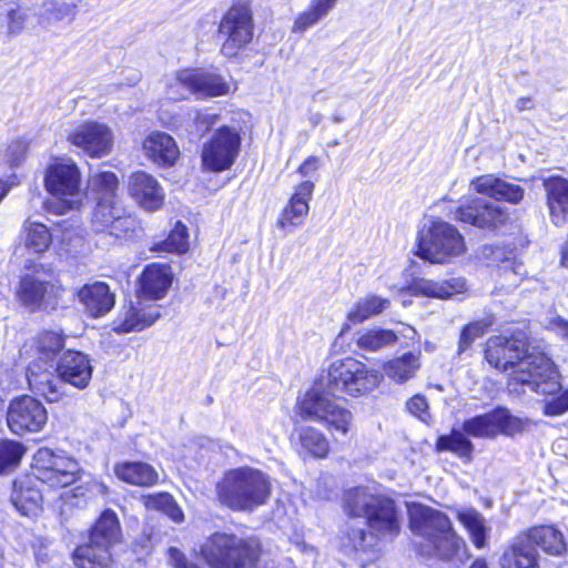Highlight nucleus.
<instances>
[{
	"label": "nucleus",
	"instance_id": "obj_24",
	"mask_svg": "<svg viewBox=\"0 0 568 568\" xmlns=\"http://www.w3.org/2000/svg\"><path fill=\"white\" fill-rule=\"evenodd\" d=\"M40 485L42 484L32 475L21 476L13 481L10 499L21 515L37 516L42 509L45 496Z\"/></svg>",
	"mask_w": 568,
	"mask_h": 568
},
{
	"label": "nucleus",
	"instance_id": "obj_28",
	"mask_svg": "<svg viewBox=\"0 0 568 568\" xmlns=\"http://www.w3.org/2000/svg\"><path fill=\"white\" fill-rule=\"evenodd\" d=\"M172 284V274L166 264L148 265L140 278L138 295L145 301H155L162 298Z\"/></svg>",
	"mask_w": 568,
	"mask_h": 568
},
{
	"label": "nucleus",
	"instance_id": "obj_50",
	"mask_svg": "<svg viewBox=\"0 0 568 568\" xmlns=\"http://www.w3.org/2000/svg\"><path fill=\"white\" fill-rule=\"evenodd\" d=\"M27 18L28 14L24 9L19 6H12L2 14L0 27L8 36L14 37L22 32Z\"/></svg>",
	"mask_w": 568,
	"mask_h": 568
},
{
	"label": "nucleus",
	"instance_id": "obj_59",
	"mask_svg": "<svg viewBox=\"0 0 568 568\" xmlns=\"http://www.w3.org/2000/svg\"><path fill=\"white\" fill-rule=\"evenodd\" d=\"M165 514L175 523H181L184 519V514L175 501Z\"/></svg>",
	"mask_w": 568,
	"mask_h": 568
},
{
	"label": "nucleus",
	"instance_id": "obj_55",
	"mask_svg": "<svg viewBox=\"0 0 568 568\" xmlns=\"http://www.w3.org/2000/svg\"><path fill=\"white\" fill-rule=\"evenodd\" d=\"M28 144L24 140L18 139L12 141L7 149V156L12 163H19L27 152Z\"/></svg>",
	"mask_w": 568,
	"mask_h": 568
},
{
	"label": "nucleus",
	"instance_id": "obj_13",
	"mask_svg": "<svg viewBox=\"0 0 568 568\" xmlns=\"http://www.w3.org/2000/svg\"><path fill=\"white\" fill-rule=\"evenodd\" d=\"M539 371L525 385V393L529 389L537 394L548 396L544 413L547 416H559L568 410V389H564L559 382V374L549 357H539Z\"/></svg>",
	"mask_w": 568,
	"mask_h": 568
},
{
	"label": "nucleus",
	"instance_id": "obj_49",
	"mask_svg": "<svg viewBox=\"0 0 568 568\" xmlns=\"http://www.w3.org/2000/svg\"><path fill=\"white\" fill-rule=\"evenodd\" d=\"M493 324L494 318L491 316H487L466 325L460 333L458 353L463 354L466 352L475 339L483 336Z\"/></svg>",
	"mask_w": 568,
	"mask_h": 568
},
{
	"label": "nucleus",
	"instance_id": "obj_2",
	"mask_svg": "<svg viewBox=\"0 0 568 568\" xmlns=\"http://www.w3.org/2000/svg\"><path fill=\"white\" fill-rule=\"evenodd\" d=\"M485 357L496 369L508 374V390L524 394L525 385L539 371V357H548L532 344L525 332L510 337L491 336L486 343Z\"/></svg>",
	"mask_w": 568,
	"mask_h": 568
},
{
	"label": "nucleus",
	"instance_id": "obj_4",
	"mask_svg": "<svg viewBox=\"0 0 568 568\" xmlns=\"http://www.w3.org/2000/svg\"><path fill=\"white\" fill-rule=\"evenodd\" d=\"M219 500L232 510L252 511L266 504L271 496V481L263 471L240 467L225 473L216 486Z\"/></svg>",
	"mask_w": 568,
	"mask_h": 568
},
{
	"label": "nucleus",
	"instance_id": "obj_39",
	"mask_svg": "<svg viewBox=\"0 0 568 568\" xmlns=\"http://www.w3.org/2000/svg\"><path fill=\"white\" fill-rule=\"evenodd\" d=\"M301 453L315 458H324L328 454L329 444L325 435L312 426H304L297 430Z\"/></svg>",
	"mask_w": 568,
	"mask_h": 568
},
{
	"label": "nucleus",
	"instance_id": "obj_43",
	"mask_svg": "<svg viewBox=\"0 0 568 568\" xmlns=\"http://www.w3.org/2000/svg\"><path fill=\"white\" fill-rule=\"evenodd\" d=\"M124 207L119 199H98L93 211L92 223L98 232H104L114 221L115 216L122 214Z\"/></svg>",
	"mask_w": 568,
	"mask_h": 568
},
{
	"label": "nucleus",
	"instance_id": "obj_16",
	"mask_svg": "<svg viewBox=\"0 0 568 568\" xmlns=\"http://www.w3.org/2000/svg\"><path fill=\"white\" fill-rule=\"evenodd\" d=\"M48 422V412L43 404L24 395L11 400L7 412V424L16 435L38 433Z\"/></svg>",
	"mask_w": 568,
	"mask_h": 568
},
{
	"label": "nucleus",
	"instance_id": "obj_12",
	"mask_svg": "<svg viewBox=\"0 0 568 568\" xmlns=\"http://www.w3.org/2000/svg\"><path fill=\"white\" fill-rule=\"evenodd\" d=\"M241 135L235 128H219L203 144L202 166L209 172H223L232 168L241 149Z\"/></svg>",
	"mask_w": 568,
	"mask_h": 568
},
{
	"label": "nucleus",
	"instance_id": "obj_54",
	"mask_svg": "<svg viewBox=\"0 0 568 568\" xmlns=\"http://www.w3.org/2000/svg\"><path fill=\"white\" fill-rule=\"evenodd\" d=\"M407 409L422 420L429 417L428 404L424 396L415 395L407 402Z\"/></svg>",
	"mask_w": 568,
	"mask_h": 568
},
{
	"label": "nucleus",
	"instance_id": "obj_42",
	"mask_svg": "<svg viewBox=\"0 0 568 568\" xmlns=\"http://www.w3.org/2000/svg\"><path fill=\"white\" fill-rule=\"evenodd\" d=\"M336 2L337 0H312L308 9L296 18L294 30L305 31L311 28L328 14V12L335 7Z\"/></svg>",
	"mask_w": 568,
	"mask_h": 568
},
{
	"label": "nucleus",
	"instance_id": "obj_20",
	"mask_svg": "<svg viewBox=\"0 0 568 568\" xmlns=\"http://www.w3.org/2000/svg\"><path fill=\"white\" fill-rule=\"evenodd\" d=\"M314 187V182L310 180L297 184L276 220L278 229L285 233H291L304 223L310 212V201L312 200Z\"/></svg>",
	"mask_w": 568,
	"mask_h": 568
},
{
	"label": "nucleus",
	"instance_id": "obj_44",
	"mask_svg": "<svg viewBox=\"0 0 568 568\" xmlns=\"http://www.w3.org/2000/svg\"><path fill=\"white\" fill-rule=\"evenodd\" d=\"M34 361L50 363L63 347V338L54 332H43L39 334L34 342Z\"/></svg>",
	"mask_w": 568,
	"mask_h": 568
},
{
	"label": "nucleus",
	"instance_id": "obj_36",
	"mask_svg": "<svg viewBox=\"0 0 568 568\" xmlns=\"http://www.w3.org/2000/svg\"><path fill=\"white\" fill-rule=\"evenodd\" d=\"M457 519L467 530L473 545L477 549L487 546L490 528L486 525L484 516L474 508H463L457 511Z\"/></svg>",
	"mask_w": 568,
	"mask_h": 568
},
{
	"label": "nucleus",
	"instance_id": "obj_56",
	"mask_svg": "<svg viewBox=\"0 0 568 568\" xmlns=\"http://www.w3.org/2000/svg\"><path fill=\"white\" fill-rule=\"evenodd\" d=\"M320 159L317 156H308L297 169V172L304 178H312L320 168Z\"/></svg>",
	"mask_w": 568,
	"mask_h": 568
},
{
	"label": "nucleus",
	"instance_id": "obj_17",
	"mask_svg": "<svg viewBox=\"0 0 568 568\" xmlns=\"http://www.w3.org/2000/svg\"><path fill=\"white\" fill-rule=\"evenodd\" d=\"M519 429V419L504 407H497L491 412L466 419L463 423V432L477 438H495L498 435H513Z\"/></svg>",
	"mask_w": 568,
	"mask_h": 568
},
{
	"label": "nucleus",
	"instance_id": "obj_37",
	"mask_svg": "<svg viewBox=\"0 0 568 568\" xmlns=\"http://www.w3.org/2000/svg\"><path fill=\"white\" fill-rule=\"evenodd\" d=\"M398 341V334L392 329L378 326L362 328L356 333V346L365 352H377L393 346Z\"/></svg>",
	"mask_w": 568,
	"mask_h": 568
},
{
	"label": "nucleus",
	"instance_id": "obj_26",
	"mask_svg": "<svg viewBox=\"0 0 568 568\" xmlns=\"http://www.w3.org/2000/svg\"><path fill=\"white\" fill-rule=\"evenodd\" d=\"M78 11L75 0H44L36 16L38 24L51 31L69 27L75 20Z\"/></svg>",
	"mask_w": 568,
	"mask_h": 568
},
{
	"label": "nucleus",
	"instance_id": "obj_60",
	"mask_svg": "<svg viewBox=\"0 0 568 568\" xmlns=\"http://www.w3.org/2000/svg\"><path fill=\"white\" fill-rule=\"evenodd\" d=\"M534 108V101L529 97L519 98L516 102V109L521 112L531 110Z\"/></svg>",
	"mask_w": 568,
	"mask_h": 568
},
{
	"label": "nucleus",
	"instance_id": "obj_8",
	"mask_svg": "<svg viewBox=\"0 0 568 568\" xmlns=\"http://www.w3.org/2000/svg\"><path fill=\"white\" fill-rule=\"evenodd\" d=\"M120 538V524L114 511L101 514L91 529L89 544L79 546L74 551V562L79 568H109L111 555L109 548Z\"/></svg>",
	"mask_w": 568,
	"mask_h": 568
},
{
	"label": "nucleus",
	"instance_id": "obj_10",
	"mask_svg": "<svg viewBox=\"0 0 568 568\" xmlns=\"http://www.w3.org/2000/svg\"><path fill=\"white\" fill-rule=\"evenodd\" d=\"M229 92V84L221 75L202 69H183L166 80V97L181 101L191 94L197 98L220 97Z\"/></svg>",
	"mask_w": 568,
	"mask_h": 568
},
{
	"label": "nucleus",
	"instance_id": "obj_58",
	"mask_svg": "<svg viewBox=\"0 0 568 568\" xmlns=\"http://www.w3.org/2000/svg\"><path fill=\"white\" fill-rule=\"evenodd\" d=\"M88 491L90 496L105 495L108 493V487L103 483L94 479L89 483Z\"/></svg>",
	"mask_w": 568,
	"mask_h": 568
},
{
	"label": "nucleus",
	"instance_id": "obj_62",
	"mask_svg": "<svg viewBox=\"0 0 568 568\" xmlns=\"http://www.w3.org/2000/svg\"><path fill=\"white\" fill-rule=\"evenodd\" d=\"M8 191H9L8 184L3 181H0V202L7 195Z\"/></svg>",
	"mask_w": 568,
	"mask_h": 568
},
{
	"label": "nucleus",
	"instance_id": "obj_15",
	"mask_svg": "<svg viewBox=\"0 0 568 568\" xmlns=\"http://www.w3.org/2000/svg\"><path fill=\"white\" fill-rule=\"evenodd\" d=\"M453 217L479 229L497 230L509 221V212L506 207L486 199L468 196L459 202Z\"/></svg>",
	"mask_w": 568,
	"mask_h": 568
},
{
	"label": "nucleus",
	"instance_id": "obj_1",
	"mask_svg": "<svg viewBox=\"0 0 568 568\" xmlns=\"http://www.w3.org/2000/svg\"><path fill=\"white\" fill-rule=\"evenodd\" d=\"M383 375L364 363L345 357L331 363L297 402V413L304 419L324 423L328 429L346 435L353 423L352 413L331 396H363L378 387Z\"/></svg>",
	"mask_w": 568,
	"mask_h": 568
},
{
	"label": "nucleus",
	"instance_id": "obj_41",
	"mask_svg": "<svg viewBox=\"0 0 568 568\" xmlns=\"http://www.w3.org/2000/svg\"><path fill=\"white\" fill-rule=\"evenodd\" d=\"M27 453V447L12 439L0 440V475H7L16 470L23 456Z\"/></svg>",
	"mask_w": 568,
	"mask_h": 568
},
{
	"label": "nucleus",
	"instance_id": "obj_61",
	"mask_svg": "<svg viewBox=\"0 0 568 568\" xmlns=\"http://www.w3.org/2000/svg\"><path fill=\"white\" fill-rule=\"evenodd\" d=\"M558 329L562 337L568 338V322H561L558 326Z\"/></svg>",
	"mask_w": 568,
	"mask_h": 568
},
{
	"label": "nucleus",
	"instance_id": "obj_14",
	"mask_svg": "<svg viewBox=\"0 0 568 568\" xmlns=\"http://www.w3.org/2000/svg\"><path fill=\"white\" fill-rule=\"evenodd\" d=\"M67 141L92 159L109 155L114 145L112 129L95 120L84 121L65 133Z\"/></svg>",
	"mask_w": 568,
	"mask_h": 568
},
{
	"label": "nucleus",
	"instance_id": "obj_40",
	"mask_svg": "<svg viewBox=\"0 0 568 568\" xmlns=\"http://www.w3.org/2000/svg\"><path fill=\"white\" fill-rule=\"evenodd\" d=\"M389 306V301L378 295H367L358 300L347 313V321L359 324L373 316L381 314Z\"/></svg>",
	"mask_w": 568,
	"mask_h": 568
},
{
	"label": "nucleus",
	"instance_id": "obj_47",
	"mask_svg": "<svg viewBox=\"0 0 568 568\" xmlns=\"http://www.w3.org/2000/svg\"><path fill=\"white\" fill-rule=\"evenodd\" d=\"M26 246L34 253H43L52 242V234L41 223H29L26 229Z\"/></svg>",
	"mask_w": 568,
	"mask_h": 568
},
{
	"label": "nucleus",
	"instance_id": "obj_46",
	"mask_svg": "<svg viewBox=\"0 0 568 568\" xmlns=\"http://www.w3.org/2000/svg\"><path fill=\"white\" fill-rule=\"evenodd\" d=\"M152 250L172 253L186 252L189 250V234L186 226L181 222H178L166 240L154 244Z\"/></svg>",
	"mask_w": 568,
	"mask_h": 568
},
{
	"label": "nucleus",
	"instance_id": "obj_11",
	"mask_svg": "<svg viewBox=\"0 0 568 568\" xmlns=\"http://www.w3.org/2000/svg\"><path fill=\"white\" fill-rule=\"evenodd\" d=\"M253 29V17L248 4L232 6L219 26V38L222 41L221 53L226 58L236 57L251 42Z\"/></svg>",
	"mask_w": 568,
	"mask_h": 568
},
{
	"label": "nucleus",
	"instance_id": "obj_25",
	"mask_svg": "<svg viewBox=\"0 0 568 568\" xmlns=\"http://www.w3.org/2000/svg\"><path fill=\"white\" fill-rule=\"evenodd\" d=\"M93 367L88 355L67 351L57 365V373L64 385L70 384L78 389H84L92 377Z\"/></svg>",
	"mask_w": 568,
	"mask_h": 568
},
{
	"label": "nucleus",
	"instance_id": "obj_57",
	"mask_svg": "<svg viewBox=\"0 0 568 568\" xmlns=\"http://www.w3.org/2000/svg\"><path fill=\"white\" fill-rule=\"evenodd\" d=\"M175 500L170 494H160L152 499V504L155 508L162 510L164 514L173 505Z\"/></svg>",
	"mask_w": 568,
	"mask_h": 568
},
{
	"label": "nucleus",
	"instance_id": "obj_30",
	"mask_svg": "<svg viewBox=\"0 0 568 568\" xmlns=\"http://www.w3.org/2000/svg\"><path fill=\"white\" fill-rule=\"evenodd\" d=\"M542 185L552 223L557 226H564L568 223V180L551 176L544 180Z\"/></svg>",
	"mask_w": 568,
	"mask_h": 568
},
{
	"label": "nucleus",
	"instance_id": "obj_21",
	"mask_svg": "<svg viewBox=\"0 0 568 568\" xmlns=\"http://www.w3.org/2000/svg\"><path fill=\"white\" fill-rule=\"evenodd\" d=\"M44 183L48 192L57 197L77 195L80 190V171L70 159L57 161L47 169Z\"/></svg>",
	"mask_w": 568,
	"mask_h": 568
},
{
	"label": "nucleus",
	"instance_id": "obj_19",
	"mask_svg": "<svg viewBox=\"0 0 568 568\" xmlns=\"http://www.w3.org/2000/svg\"><path fill=\"white\" fill-rule=\"evenodd\" d=\"M146 302L138 295L135 302L123 305L113 322V329L118 333L139 332L154 324L161 316L160 307Z\"/></svg>",
	"mask_w": 568,
	"mask_h": 568
},
{
	"label": "nucleus",
	"instance_id": "obj_27",
	"mask_svg": "<svg viewBox=\"0 0 568 568\" xmlns=\"http://www.w3.org/2000/svg\"><path fill=\"white\" fill-rule=\"evenodd\" d=\"M471 189L496 201L518 204L525 196V190L516 183L505 181L494 174L478 176L470 182Z\"/></svg>",
	"mask_w": 568,
	"mask_h": 568
},
{
	"label": "nucleus",
	"instance_id": "obj_23",
	"mask_svg": "<svg viewBox=\"0 0 568 568\" xmlns=\"http://www.w3.org/2000/svg\"><path fill=\"white\" fill-rule=\"evenodd\" d=\"M128 190L130 196L146 211H158L164 203L163 187L152 174L144 171L130 175Z\"/></svg>",
	"mask_w": 568,
	"mask_h": 568
},
{
	"label": "nucleus",
	"instance_id": "obj_7",
	"mask_svg": "<svg viewBox=\"0 0 568 568\" xmlns=\"http://www.w3.org/2000/svg\"><path fill=\"white\" fill-rule=\"evenodd\" d=\"M466 251L464 236L452 224L430 220L418 232L416 254L430 263L443 264Z\"/></svg>",
	"mask_w": 568,
	"mask_h": 568
},
{
	"label": "nucleus",
	"instance_id": "obj_48",
	"mask_svg": "<svg viewBox=\"0 0 568 568\" xmlns=\"http://www.w3.org/2000/svg\"><path fill=\"white\" fill-rule=\"evenodd\" d=\"M90 189L95 192L98 199H119L116 195L118 178L112 172H98L89 179Z\"/></svg>",
	"mask_w": 568,
	"mask_h": 568
},
{
	"label": "nucleus",
	"instance_id": "obj_63",
	"mask_svg": "<svg viewBox=\"0 0 568 568\" xmlns=\"http://www.w3.org/2000/svg\"><path fill=\"white\" fill-rule=\"evenodd\" d=\"M469 568H488V566L484 559H477L471 564Z\"/></svg>",
	"mask_w": 568,
	"mask_h": 568
},
{
	"label": "nucleus",
	"instance_id": "obj_33",
	"mask_svg": "<svg viewBox=\"0 0 568 568\" xmlns=\"http://www.w3.org/2000/svg\"><path fill=\"white\" fill-rule=\"evenodd\" d=\"M500 568H539L538 552L523 535L514 539L503 552Z\"/></svg>",
	"mask_w": 568,
	"mask_h": 568
},
{
	"label": "nucleus",
	"instance_id": "obj_34",
	"mask_svg": "<svg viewBox=\"0 0 568 568\" xmlns=\"http://www.w3.org/2000/svg\"><path fill=\"white\" fill-rule=\"evenodd\" d=\"M523 536L534 548L538 546L552 556H560L567 549L562 534L552 526L532 527Z\"/></svg>",
	"mask_w": 568,
	"mask_h": 568
},
{
	"label": "nucleus",
	"instance_id": "obj_35",
	"mask_svg": "<svg viewBox=\"0 0 568 568\" xmlns=\"http://www.w3.org/2000/svg\"><path fill=\"white\" fill-rule=\"evenodd\" d=\"M116 477L136 486H152L158 483L159 475L149 464L142 462H125L114 468Z\"/></svg>",
	"mask_w": 568,
	"mask_h": 568
},
{
	"label": "nucleus",
	"instance_id": "obj_32",
	"mask_svg": "<svg viewBox=\"0 0 568 568\" xmlns=\"http://www.w3.org/2000/svg\"><path fill=\"white\" fill-rule=\"evenodd\" d=\"M78 296L93 317L105 315L113 308L115 303L114 294L111 293L110 287L103 282L84 285L79 291Z\"/></svg>",
	"mask_w": 568,
	"mask_h": 568
},
{
	"label": "nucleus",
	"instance_id": "obj_53",
	"mask_svg": "<svg viewBox=\"0 0 568 568\" xmlns=\"http://www.w3.org/2000/svg\"><path fill=\"white\" fill-rule=\"evenodd\" d=\"M189 115L193 120L197 133L207 132L217 121L216 114L199 110L192 111Z\"/></svg>",
	"mask_w": 568,
	"mask_h": 568
},
{
	"label": "nucleus",
	"instance_id": "obj_51",
	"mask_svg": "<svg viewBox=\"0 0 568 568\" xmlns=\"http://www.w3.org/2000/svg\"><path fill=\"white\" fill-rule=\"evenodd\" d=\"M347 538L354 551L369 552L377 546L375 535L363 528H352Z\"/></svg>",
	"mask_w": 568,
	"mask_h": 568
},
{
	"label": "nucleus",
	"instance_id": "obj_29",
	"mask_svg": "<svg viewBox=\"0 0 568 568\" xmlns=\"http://www.w3.org/2000/svg\"><path fill=\"white\" fill-rule=\"evenodd\" d=\"M143 153L161 168L172 166L180 155L175 140L165 132H151L143 141Z\"/></svg>",
	"mask_w": 568,
	"mask_h": 568
},
{
	"label": "nucleus",
	"instance_id": "obj_18",
	"mask_svg": "<svg viewBox=\"0 0 568 568\" xmlns=\"http://www.w3.org/2000/svg\"><path fill=\"white\" fill-rule=\"evenodd\" d=\"M59 294V286L33 274L22 276L17 288L19 303L31 312L54 308Z\"/></svg>",
	"mask_w": 568,
	"mask_h": 568
},
{
	"label": "nucleus",
	"instance_id": "obj_64",
	"mask_svg": "<svg viewBox=\"0 0 568 568\" xmlns=\"http://www.w3.org/2000/svg\"><path fill=\"white\" fill-rule=\"evenodd\" d=\"M322 120V115L320 113H315L311 115L310 121L313 125H317Z\"/></svg>",
	"mask_w": 568,
	"mask_h": 568
},
{
	"label": "nucleus",
	"instance_id": "obj_31",
	"mask_svg": "<svg viewBox=\"0 0 568 568\" xmlns=\"http://www.w3.org/2000/svg\"><path fill=\"white\" fill-rule=\"evenodd\" d=\"M467 288L466 280L463 277H452L440 282L427 278H416L409 286V291L413 295L442 300L465 293Z\"/></svg>",
	"mask_w": 568,
	"mask_h": 568
},
{
	"label": "nucleus",
	"instance_id": "obj_22",
	"mask_svg": "<svg viewBox=\"0 0 568 568\" xmlns=\"http://www.w3.org/2000/svg\"><path fill=\"white\" fill-rule=\"evenodd\" d=\"M51 364L32 361L27 367V379L30 389L43 396L50 403L59 402L65 394V386L51 371Z\"/></svg>",
	"mask_w": 568,
	"mask_h": 568
},
{
	"label": "nucleus",
	"instance_id": "obj_6",
	"mask_svg": "<svg viewBox=\"0 0 568 568\" xmlns=\"http://www.w3.org/2000/svg\"><path fill=\"white\" fill-rule=\"evenodd\" d=\"M260 554L257 541L230 534L216 532L201 546V555L212 568H245L255 564Z\"/></svg>",
	"mask_w": 568,
	"mask_h": 568
},
{
	"label": "nucleus",
	"instance_id": "obj_5",
	"mask_svg": "<svg viewBox=\"0 0 568 568\" xmlns=\"http://www.w3.org/2000/svg\"><path fill=\"white\" fill-rule=\"evenodd\" d=\"M344 503L348 515L365 518L371 529L390 536L399 531V519L392 499L373 494L366 487H356L345 494Z\"/></svg>",
	"mask_w": 568,
	"mask_h": 568
},
{
	"label": "nucleus",
	"instance_id": "obj_9",
	"mask_svg": "<svg viewBox=\"0 0 568 568\" xmlns=\"http://www.w3.org/2000/svg\"><path fill=\"white\" fill-rule=\"evenodd\" d=\"M81 468L77 459L63 450L39 448L32 458V476L42 485L57 490L80 479Z\"/></svg>",
	"mask_w": 568,
	"mask_h": 568
},
{
	"label": "nucleus",
	"instance_id": "obj_52",
	"mask_svg": "<svg viewBox=\"0 0 568 568\" xmlns=\"http://www.w3.org/2000/svg\"><path fill=\"white\" fill-rule=\"evenodd\" d=\"M134 226L135 220L131 215L126 214L125 209H123L122 214L115 216L114 221L109 225L105 232L115 237H121L133 231Z\"/></svg>",
	"mask_w": 568,
	"mask_h": 568
},
{
	"label": "nucleus",
	"instance_id": "obj_3",
	"mask_svg": "<svg viewBox=\"0 0 568 568\" xmlns=\"http://www.w3.org/2000/svg\"><path fill=\"white\" fill-rule=\"evenodd\" d=\"M412 531L427 542L424 555L434 554L442 560H453L465 551L466 545L453 529L449 518L439 510L413 504L408 508Z\"/></svg>",
	"mask_w": 568,
	"mask_h": 568
},
{
	"label": "nucleus",
	"instance_id": "obj_38",
	"mask_svg": "<svg viewBox=\"0 0 568 568\" xmlns=\"http://www.w3.org/2000/svg\"><path fill=\"white\" fill-rule=\"evenodd\" d=\"M419 367V356L408 352L385 363L384 372L390 379L402 384L414 377Z\"/></svg>",
	"mask_w": 568,
	"mask_h": 568
},
{
	"label": "nucleus",
	"instance_id": "obj_45",
	"mask_svg": "<svg viewBox=\"0 0 568 568\" xmlns=\"http://www.w3.org/2000/svg\"><path fill=\"white\" fill-rule=\"evenodd\" d=\"M437 450H449L458 457L470 459L474 445L459 430H453L449 435L440 436L436 443Z\"/></svg>",
	"mask_w": 568,
	"mask_h": 568
}]
</instances>
